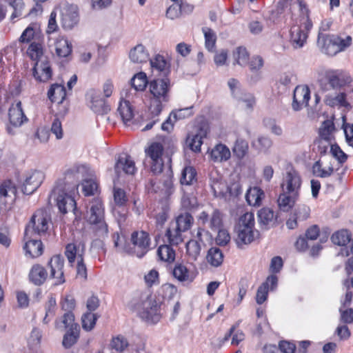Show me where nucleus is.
<instances>
[{
    "label": "nucleus",
    "mask_w": 353,
    "mask_h": 353,
    "mask_svg": "<svg viewBox=\"0 0 353 353\" xmlns=\"http://www.w3.org/2000/svg\"><path fill=\"white\" fill-rule=\"evenodd\" d=\"M71 178V174L67 173L63 181H59L53 189L51 196L57 201V205L59 211L63 214L69 212L75 214L76 201L72 196L78 184L76 182L70 183L69 179Z\"/></svg>",
    "instance_id": "f257e3e1"
},
{
    "label": "nucleus",
    "mask_w": 353,
    "mask_h": 353,
    "mask_svg": "<svg viewBox=\"0 0 353 353\" xmlns=\"http://www.w3.org/2000/svg\"><path fill=\"white\" fill-rule=\"evenodd\" d=\"M148 89L150 94L149 110L154 118L170 100V81L168 78L151 80L148 82Z\"/></svg>",
    "instance_id": "f03ea898"
},
{
    "label": "nucleus",
    "mask_w": 353,
    "mask_h": 353,
    "mask_svg": "<svg viewBox=\"0 0 353 353\" xmlns=\"http://www.w3.org/2000/svg\"><path fill=\"white\" fill-rule=\"evenodd\" d=\"M88 221L97 236L104 239L108 236V226L104 220V209L100 201H93L87 212Z\"/></svg>",
    "instance_id": "7ed1b4c3"
},
{
    "label": "nucleus",
    "mask_w": 353,
    "mask_h": 353,
    "mask_svg": "<svg viewBox=\"0 0 353 353\" xmlns=\"http://www.w3.org/2000/svg\"><path fill=\"white\" fill-rule=\"evenodd\" d=\"M52 224L51 217L46 210L39 209L32 216L30 222L26 227L25 236H42L47 233Z\"/></svg>",
    "instance_id": "20e7f679"
},
{
    "label": "nucleus",
    "mask_w": 353,
    "mask_h": 353,
    "mask_svg": "<svg viewBox=\"0 0 353 353\" xmlns=\"http://www.w3.org/2000/svg\"><path fill=\"white\" fill-rule=\"evenodd\" d=\"M351 81L350 76L341 70H327L319 80L321 89L325 92L340 89Z\"/></svg>",
    "instance_id": "39448f33"
},
{
    "label": "nucleus",
    "mask_w": 353,
    "mask_h": 353,
    "mask_svg": "<svg viewBox=\"0 0 353 353\" xmlns=\"http://www.w3.org/2000/svg\"><path fill=\"white\" fill-rule=\"evenodd\" d=\"M254 225V217L252 213L246 212L240 217L235 228L237 234L236 241L239 245L250 243L258 235V232L253 230Z\"/></svg>",
    "instance_id": "423d86ee"
},
{
    "label": "nucleus",
    "mask_w": 353,
    "mask_h": 353,
    "mask_svg": "<svg viewBox=\"0 0 353 353\" xmlns=\"http://www.w3.org/2000/svg\"><path fill=\"white\" fill-rule=\"evenodd\" d=\"M137 310L141 318L148 323H156L161 316L159 304L152 296L148 294L142 295L141 302L137 305Z\"/></svg>",
    "instance_id": "0eeeda50"
},
{
    "label": "nucleus",
    "mask_w": 353,
    "mask_h": 353,
    "mask_svg": "<svg viewBox=\"0 0 353 353\" xmlns=\"http://www.w3.org/2000/svg\"><path fill=\"white\" fill-rule=\"evenodd\" d=\"M302 179L299 172L292 167L286 168L281 183V191L294 194H300Z\"/></svg>",
    "instance_id": "6e6552de"
},
{
    "label": "nucleus",
    "mask_w": 353,
    "mask_h": 353,
    "mask_svg": "<svg viewBox=\"0 0 353 353\" xmlns=\"http://www.w3.org/2000/svg\"><path fill=\"white\" fill-rule=\"evenodd\" d=\"M61 17V23L63 29L71 30L79 22L77 6L72 4L64 3L56 8Z\"/></svg>",
    "instance_id": "1a4fd4ad"
},
{
    "label": "nucleus",
    "mask_w": 353,
    "mask_h": 353,
    "mask_svg": "<svg viewBox=\"0 0 353 353\" xmlns=\"http://www.w3.org/2000/svg\"><path fill=\"white\" fill-rule=\"evenodd\" d=\"M163 147L162 144L157 142L152 143L145 150L146 156L150 159L151 170L154 174H159L163 171Z\"/></svg>",
    "instance_id": "9d476101"
},
{
    "label": "nucleus",
    "mask_w": 353,
    "mask_h": 353,
    "mask_svg": "<svg viewBox=\"0 0 353 353\" xmlns=\"http://www.w3.org/2000/svg\"><path fill=\"white\" fill-rule=\"evenodd\" d=\"M132 253L139 258L143 257L150 249V239L144 231H135L131 234Z\"/></svg>",
    "instance_id": "9b49d317"
},
{
    "label": "nucleus",
    "mask_w": 353,
    "mask_h": 353,
    "mask_svg": "<svg viewBox=\"0 0 353 353\" xmlns=\"http://www.w3.org/2000/svg\"><path fill=\"white\" fill-rule=\"evenodd\" d=\"M114 170L119 179L123 174H134L136 172L135 163L132 157L126 153L120 154L116 159Z\"/></svg>",
    "instance_id": "f8f14e48"
},
{
    "label": "nucleus",
    "mask_w": 353,
    "mask_h": 353,
    "mask_svg": "<svg viewBox=\"0 0 353 353\" xmlns=\"http://www.w3.org/2000/svg\"><path fill=\"white\" fill-rule=\"evenodd\" d=\"M44 174L41 171H32L27 174L21 189L24 194H31L36 191L42 183Z\"/></svg>",
    "instance_id": "ddd939ff"
},
{
    "label": "nucleus",
    "mask_w": 353,
    "mask_h": 353,
    "mask_svg": "<svg viewBox=\"0 0 353 353\" xmlns=\"http://www.w3.org/2000/svg\"><path fill=\"white\" fill-rule=\"evenodd\" d=\"M296 10H298L300 12H303V10H305V13L307 14V8L303 1L280 0L276 6V17H278L281 14L288 11L292 14V17L294 15L293 12Z\"/></svg>",
    "instance_id": "4468645a"
},
{
    "label": "nucleus",
    "mask_w": 353,
    "mask_h": 353,
    "mask_svg": "<svg viewBox=\"0 0 353 353\" xmlns=\"http://www.w3.org/2000/svg\"><path fill=\"white\" fill-rule=\"evenodd\" d=\"M63 265L64 259L61 255L52 256L48 263L50 269V277L54 279V285H60L65 282Z\"/></svg>",
    "instance_id": "2eb2a0df"
},
{
    "label": "nucleus",
    "mask_w": 353,
    "mask_h": 353,
    "mask_svg": "<svg viewBox=\"0 0 353 353\" xmlns=\"http://www.w3.org/2000/svg\"><path fill=\"white\" fill-rule=\"evenodd\" d=\"M310 98V91L306 85H298L294 90L292 109L300 110L303 106H307Z\"/></svg>",
    "instance_id": "dca6fc26"
},
{
    "label": "nucleus",
    "mask_w": 353,
    "mask_h": 353,
    "mask_svg": "<svg viewBox=\"0 0 353 353\" xmlns=\"http://www.w3.org/2000/svg\"><path fill=\"white\" fill-rule=\"evenodd\" d=\"M87 97L91 103L90 108L94 112L103 114L110 110V106L107 104L105 100L101 97L98 91L90 90L87 93Z\"/></svg>",
    "instance_id": "f3484780"
},
{
    "label": "nucleus",
    "mask_w": 353,
    "mask_h": 353,
    "mask_svg": "<svg viewBox=\"0 0 353 353\" xmlns=\"http://www.w3.org/2000/svg\"><path fill=\"white\" fill-rule=\"evenodd\" d=\"M317 43L321 52L327 55L334 56L339 52L334 34H323L319 32Z\"/></svg>",
    "instance_id": "a211bd4d"
},
{
    "label": "nucleus",
    "mask_w": 353,
    "mask_h": 353,
    "mask_svg": "<svg viewBox=\"0 0 353 353\" xmlns=\"http://www.w3.org/2000/svg\"><path fill=\"white\" fill-rule=\"evenodd\" d=\"M34 78L41 82L48 81L52 77V70L47 58L37 61L33 68Z\"/></svg>",
    "instance_id": "6ab92c4d"
},
{
    "label": "nucleus",
    "mask_w": 353,
    "mask_h": 353,
    "mask_svg": "<svg viewBox=\"0 0 353 353\" xmlns=\"http://www.w3.org/2000/svg\"><path fill=\"white\" fill-rule=\"evenodd\" d=\"M0 196L3 199L4 203L12 205L17 197V188L10 180H6L0 185Z\"/></svg>",
    "instance_id": "aec40b11"
},
{
    "label": "nucleus",
    "mask_w": 353,
    "mask_h": 353,
    "mask_svg": "<svg viewBox=\"0 0 353 353\" xmlns=\"http://www.w3.org/2000/svg\"><path fill=\"white\" fill-rule=\"evenodd\" d=\"M8 115L10 123L15 127H19L28 121L20 101H17L15 103L11 105L9 109Z\"/></svg>",
    "instance_id": "412c9836"
},
{
    "label": "nucleus",
    "mask_w": 353,
    "mask_h": 353,
    "mask_svg": "<svg viewBox=\"0 0 353 353\" xmlns=\"http://www.w3.org/2000/svg\"><path fill=\"white\" fill-rule=\"evenodd\" d=\"M24 240L26 241L24 250L27 255L28 254L30 257L34 258L38 257L42 254L43 245L41 240L34 236H30L29 238H26L24 236Z\"/></svg>",
    "instance_id": "4be33fe9"
},
{
    "label": "nucleus",
    "mask_w": 353,
    "mask_h": 353,
    "mask_svg": "<svg viewBox=\"0 0 353 353\" xmlns=\"http://www.w3.org/2000/svg\"><path fill=\"white\" fill-rule=\"evenodd\" d=\"M129 58L134 63H143L150 60V53L142 43H139L129 52Z\"/></svg>",
    "instance_id": "5701e85b"
},
{
    "label": "nucleus",
    "mask_w": 353,
    "mask_h": 353,
    "mask_svg": "<svg viewBox=\"0 0 353 353\" xmlns=\"http://www.w3.org/2000/svg\"><path fill=\"white\" fill-rule=\"evenodd\" d=\"M258 222L261 229L268 230L274 226L276 217L274 211L268 208L261 209L257 214Z\"/></svg>",
    "instance_id": "b1692460"
},
{
    "label": "nucleus",
    "mask_w": 353,
    "mask_h": 353,
    "mask_svg": "<svg viewBox=\"0 0 353 353\" xmlns=\"http://www.w3.org/2000/svg\"><path fill=\"white\" fill-rule=\"evenodd\" d=\"M85 250V245L83 242L77 243H69L66 245L65 254L70 263H73L75 258L78 261L83 259Z\"/></svg>",
    "instance_id": "393cba45"
},
{
    "label": "nucleus",
    "mask_w": 353,
    "mask_h": 353,
    "mask_svg": "<svg viewBox=\"0 0 353 353\" xmlns=\"http://www.w3.org/2000/svg\"><path fill=\"white\" fill-rule=\"evenodd\" d=\"M299 195L281 191L277 199L278 206L283 212H289L295 205Z\"/></svg>",
    "instance_id": "a878e982"
},
{
    "label": "nucleus",
    "mask_w": 353,
    "mask_h": 353,
    "mask_svg": "<svg viewBox=\"0 0 353 353\" xmlns=\"http://www.w3.org/2000/svg\"><path fill=\"white\" fill-rule=\"evenodd\" d=\"M48 272L44 267L39 264L34 265L29 273V279L36 285H41L48 278Z\"/></svg>",
    "instance_id": "bb28decb"
},
{
    "label": "nucleus",
    "mask_w": 353,
    "mask_h": 353,
    "mask_svg": "<svg viewBox=\"0 0 353 353\" xmlns=\"http://www.w3.org/2000/svg\"><path fill=\"white\" fill-rule=\"evenodd\" d=\"M231 156L230 149L224 144H217L211 150L210 158L214 162L228 161Z\"/></svg>",
    "instance_id": "cd10ccee"
},
{
    "label": "nucleus",
    "mask_w": 353,
    "mask_h": 353,
    "mask_svg": "<svg viewBox=\"0 0 353 353\" xmlns=\"http://www.w3.org/2000/svg\"><path fill=\"white\" fill-rule=\"evenodd\" d=\"M307 38V32L301 27L294 26L290 30V41L294 48H302Z\"/></svg>",
    "instance_id": "c85d7f7f"
},
{
    "label": "nucleus",
    "mask_w": 353,
    "mask_h": 353,
    "mask_svg": "<svg viewBox=\"0 0 353 353\" xmlns=\"http://www.w3.org/2000/svg\"><path fill=\"white\" fill-rule=\"evenodd\" d=\"M324 102L326 105L330 107H344L347 109L351 108L350 103L346 99V94L344 92H341L336 95L327 94L325 96Z\"/></svg>",
    "instance_id": "c756f323"
},
{
    "label": "nucleus",
    "mask_w": 353,
    "mask_h": 353,
    "mask_svg": "<svg viewBox=\"0 0 353 353\" xmlns=\"http://www.w3.org/2000/svg\"><path fill=\"white\" fill-rule=\"evenodd\" d=\"M172 275L174 279L181 283H190L194 279L187 267L180 263L175 264L172 270Z\"/></svg>",
    "instance_id": "7c9ffc66"
},
{
    "label": "nucleus",
    "mask_w": 353,
    "mask_h": 353,
    "mask_svg": "<svg viewBox=\"0 0 353 353\" xmlns=\"http://www.w3.org/2000/svg\"><path fill=\"white\" fill-rule=\"evenodd\" d=\"M56 328L59 330H71L79 328L77 323L74 322V316L71 312H66L63 314L60 321H56Z\"/></svg>",
    "instance_id": "2f4dec72"
},
{
    "label": "nucleus",
    "mask_w": 353,
    "mask_h": 353,
    "mask_svg": "<svg viewBox=\"0 0 353 353\" xmlns=\"http://www.w3.org/2000/svg\"><path fill=\"white\" fill-rule=\"evenodd\" d=\"M66 96V91L63 85L58 83L52 84L48 92L49 99L54 103H61Z\"/></svg>",
    "instance_id": "473e14b6"
},
{
    "label": "nucleus",
    "mask_w": 353,
    "mask_h": 353,
    "mask_svg": "<svg viewBox=\"0 0 353 353\" xmlns=\"http://www.w3.org/2000/svg\"><path fill=\"white\" fill-rule=\"evenodd\" d=\"M336 130L334 123L330 120L325 121L319 128V139L328 141L333 143L334 141V132Z\"/></svg>",
    "instance_id": "72a5a7b5"
},
{
    "label": "nucleus",
    "mask_w": 353,
    "mask_h": 353,
    "mask_svg": "<svg viewBox=\"0 0 353 353\" xmlns=\"http://www.w3.org/2000/svg\"><path fill=\"white\" fill-rule=\"evenodd\" d=\"M117 112L125 125L130 122L134 117V110L128 100H121L120 101Z\"/></svg>",
    "instance_id": "f704fd0d"
},
{
    "label": "nucleus",
    "mask_w": 353,
    "mask_h": 353,
    "mask_svg": "<svg viewBox=\"0 0 353 353\" xmlns=\"http://www.w3.org/2000/svg\"><path fill=\"white\" fill-rule=\"evenodd\" d=\"M272 145V140L268 136H259L252 142V148L263 154H268Z\"/></svg>",
    "instance_id": "c9c22d12"
},
{
    "label": "nucleus",
    "mask_w": 353,
    "mask_h": 353,
    "mask_svg": "<svg viewBox=\"0 0 353 353\" xmlns=\"http://www.w3.org/2000/svg\"><path fill=\"white\" fill-rule=\"evenodd\" d=\"M263 197L264 192L259 187L250 188L245 194L248 203L252 206H259Z\"/></svg>",
    "instance_id": "e433bc0d"
},
{
    "label": "nucleus",
    "mask_w": 353,
    "mask_h": 353,
    "mask_svg": "<svg viewBox=\"0 0 353 353\" xmlns=\"http://www.w3.org/2000/svg\"><path fill=\"white\" fill-rule=\"evenodd\" d=\"M207 135V131L201 129V130L192 137L188 136L186 140L187 143L192 151L199 152L203 143V138Z\"/></svg>",
    "instance_id": "4c0bfd02"
},
{
    "label": "nucleus",
    "mask_w": 353,
    "mask_h": 353,
    "mask_svg": "<svg viewBox=\"0 0 353 353\" xmlns=\"http://www.w3.org/2000/svg\"><path fill=\"white\" fill-rule=\"evenodd\" d=\"M56 54L59 57H66L72 52V45L65 38H59L55 42Z\"/></svg>",
    "instance_id": "58836bf2"
},
{
    "label": "nucleus",
    "mask_w": 353,
    "mask_h": 353,
    "mask_svg": "<svg viewBox=\"0 0 353 353\" xmlns=\"http://www.w3.org/2000/svg\"><path fill=\"white\" fill-rule=\"evenodd\" d=\"M234 64L245 66L248 64L250 54L245 48L240 46L236 48L232 53Z\"/></svg>",
    "instance_id": "ea45409f"
},
{
    "label": "nucleus",
    "mask_w": 353,
    "mask_h": 353,
    "mask_svg": "<svg viewBox=\"0 0 353 353\" xmlns=\"http://www.w3.org/2000/svg\"><path fill=\"white\" fill-rule=\"evenodd\" d=\"M208 262L214 267L220 266L223 261V254L218 248H211L206 256Z\"/></svg>",
    "instance_id": "a19ab883"
},
{
    "label": "nucleus",
    "mask_w": 353,
    "mask_h": 353,
    "mask_svg": "<svg viewBox=\"0 0 353 353\" xmlns=\"http://www.w3.org/2000/svg\"><path fill=\"white\" fill-rule=\"evenodd\" d=\"M130 83L132 88H134L135 91H143L147 85H148L145 73L140 72L134 74L131 79Z\"/></svg>",
    "instance_id": "79ce46f5"
},
{
    "label": "nucleus",
    "mask_w": 353,
    "mask_h": 353,
    "mask_svg": "<svg viewBox=\"0 0 353 353\" xmlns=\"http://www.w3.org/2000/svg\"><path fill=\"white\" fill-rule=\"evenodd\" d=\"M193 221L192 216L188 212H185L177 216L176 226L179 230L185 232L190 228Z\"/></svg>",
    "instance_id": "37998d69"
},
{
    "label": "nucleus",
    "mask_w": 353,
    "mask_h": 353,
    "mask_svg": "<svg viewBox=\"0 0 353 353\" xmlns=\"http://www.w3.org/2000/svg\"><path fill=\"white\" fill-rule=\"evenodd\" d=\"M157 254L161 261L171 263L175 259V252L172 247L163 245L159 247Z\"/></svg>",
    "instance_id": "c03bdc74"
},
{
    "label": "nucleus",
    "mask_w": 353,
    "mask_h": 353,
    "mask_svg": "<svg viewBox=\"0 0 353 353\" xmlns=\"http://www.w3.org/2000/svg\"><path fill=\"white\" fill-rule=\"evenodd\" d=\"M331 239L334 244L343 246L351 241V235L348 230H342L332 234Z\"/></svg>",
    "instance_id": "a18cd8bd"
},
{
    "label": "nucleus",
    "mask_w": 353,
    "mask_h": 353,
    "mask_svg": "<svg viewBox=\"0 0 353 353\" xmlns=\"http://www.w3.org/2000/svg\"><path fill=\"white\" fill-rule=\"evenodd\" d=\"M196 172L193 167L184 168L181 173V183L182 185H191L196 181Z\"/></svg>",
    "instance_id": "49530a36"
},
{
    "label": "nucleus",
    "mask_w": 353,
    "mask_h": 353,
    "mask_svg": "<svg viewBox=\"0 0 353 353\" xmlns=\"http://www.w3.org/2000/svg\"><path fill=\"white\" fill-rule=\"evenodd\" d=\"M28 54L31 59L37 61H39L43 58H47L43 54L42 46L38 43H32L28 48Z\"/></svg>",
    "instance_id": "de8ad7c7"
},
{
    "label": "nucleus",
    "mask_w": 353,
    "mask_h": 353,
    "mask_svg": "<svg viewBox=\"0 0 353 353\" xmlns=\"http://www.w3.org/2000/svg\"><path fill=\"white\" fill-rule=\"evenodd\" d=\"M201 250V244L197 240H190L186 243L188 255L193 260H196Z\"/></svg>",
    "instance_id": "09e8293b"
},
{
    "label": "nucleus",
    "mask_w": 353,
    "mask_h": 353,
    "mask_svg": "<svg viewBox=\"0 0 353 353\" xmlns=\"http://www.w3.org/2000/svg\"><path fill=\"white\" fill-rule=\"evenodd\" d=\"M333 143L331 142H329L328 141L323 140L321 139L317 138L313 143V148L312 150L319 154L321 156L325 154L328 150L331 149V145H332Z\"/></svg>",
    "instance_id": "8fccbe9b"
},
{
    "label": "nucleus",
    "mask_w": 353,
    "mask_h": 353,
    "mask_svg": "<svg viewBox=\"0 0 353 353\" xmlns=\"http://www.w3.org/2000/svg\"><path fill=\"white\" fill-rule=\"evenodd\" d=\"M334 172L332 166H328L327 169L323 168L320 161H316L312 166L313 174L321 178H325L331 176Z\"/></svg>",
    "instance_id": "3c124183"
},
{
    "label": "nucleus",
    "mask_w": 353,
    "mask_h": 353,
    "mask_svg": "<svg viewBox=\"0 0 353 353\" xmlns=\"http://www.w3.org/2000/svg\"><path fill=\"white\" fill-rule=\"evenodd\" d=\"M199 205L197 199L192 194H184L181 198V207L188 210H193Z\"/></svg>",
    "instance_id": "603ef678"
},
{
    "label": "nucleus",
    "mask_w": 353,
    "mask_h": 353,
    "mask_svg": "<svg viewBox=\"0 0 353 353\" xmlns=\"http://www.w3.org/2000/svg\"><path fill=\"white\" fill-rule=\"evenodd\" d=\"M79 328L66 331L62 342L63 345L65 348H70L77 342L79 338Z\"/></svg>",
    "instance_id": "864d4df0"
},
{
    "label": "nucleus",
    "mask_w": 353,
    "mask_h": 353,
    "mask_svg": "<svg viewBox=\"0 0 353 353\" xmlns=\"http://www.w3.org/2000/svg\"><path fill=\"white\" fill-rule=\"evenodd\" d=\"M248 151V143L246 141L239 139L235 142L233 148L234 154L239 158H243Z\"/></svg>",
    "instance_id": "5fc2aeb1"
},
{
    "label": "nucleus",
    "mask_w": 353,
    "mask_h": 353,
    "mask_svg": "<svg viewBox=\"0 0 353 353\" xmlns=\"http://www.w3.org/2000/svg\"><path fill=\"white\" fill-rule=\"evenodd\" d=\"M97 316L92 312H87L82 316V327L86 331H90L95 325Z\"/></svg>",
    "instance_id": "6e6d98bb"
},
{
    "label": "nucleus",
    "mask_w": 353,
    "mask_h": 353,
    "mask_svg": "<svg viewBox=\"0 0 353 353\" xmlns=\"http://www.w3.org/2000/svg\"><path fill=\"white\" fill-rule=\"evenodd\" d=\"M176 226L174 229H168L166 232V236L168 239V241L172 245H178L182 242L183 239L181 232Z\"/></svg>",
    "instance_id": "4d7b16f0"
},
{
    "label": "nucleus",
    "mask_w": 353,
    "mask_h": 353,
    "mask_svg": "<svg viewBox=\"0 0 353 353\" xmlns=\"http://www.w3.org/2000/svg\"><path fill=\"white\" fill-rule=\"evenodd\" d=\"M203 32L205 36V47L208 50L211 51L215 46L216 34L212 29L206 27L203 28Z\"/></svg>",
    "instance_id": "13d9d810"
},
{
    "label": "nucleus",
    "mask_w": 353,
    "mask_h": 353,
    "mask_svg": "<svg viewBox=\"0 0 353 353\" xmlns=\"http://www.w3.org/2000/svg\"><path fill=\"white\" fill-rule=\"evenodd\" d=\"M210 228L216 231L222 225V215L218 210H214L210 214L209 221Z\"/></svg>",
    "instance_id": "bf43d9fd"
},
{
    "label": "nucleus",
    "mask_w": 353,
    "mask_h": 353,
    "mask_svg": "<svg viewBox=\"0 0 353 353\" xmlns=\"http://www.w3.org/2000/svg\"><path fill=\"white\" fill-rule=\"evenodd\" d=\"M334 37L339 52L344 51L352 44V39L350 36H346L345 38H343L341 36L334 35Z\"/></svg>",
    "instance_id": "052dcab7"
},
{
    "label": "nucleus",
    "mask_w": 353,
    "mask_h": 353,
    "mask_svg": "<svg viewBox=\"0 0 353 353\" xmlns=\"http://www.w3.org/2000/svg\"><path fill=\"white\" fill-rule=\"evenodd\" d=\"M97 188V183L93 179H87L82 183V190L85 196L93 195Z\"/></svg>",
    "instance_id": "680f3d73"
},
{
    "label": "nucleus",
    "mask_w": 353,
    "mask_h": 353,
    "mask_svg": "<svg viewBox=\"0 0 353 353\" xmlns=\"http://www.w3.org/2000/svg\"><path fill=\"white\" fill-rule=\"evenodd\" d=\"M111 346L117 351L122 352L128 346V342L123 336H118L112 339Z\"/></svg>",
    "instance_id": "e2e57ef3"
},
{
    "label": "nucleus",
    "mask_w": 353,
    "mask_h": 353,
    "mask_svg": "<svg viewBox=\"0 0 353 353\" xmlns=\"http://www.w3.org/2000/svg\"><path fill=\"white\" fill-rule=\"evenodd\" d=\"M330 153L340 163L345 162L347 159V155L337 144L333 143V145H331Z\"/></svg>",
    "instance_id": "0e129e2a"
},
{
    "label": "nucleus",
    "mask_w": 353,
    "mask_h": 353,
    "mask_svg": "<svg viewBox=\"0 0 353 353\" xmlns=\"http://www.w3.org/2000/svg\"><path fill=\"white\" fill-rule=\"evenodd\" d=\"M268 288L267 283H262L257 290L256 295V301L258 304L263 303L268 297Z\"/></svg>",
    "instance_id": "69168bd1"
},
{
    "label": "nucleus",
    "mask_w": 353,
    "mask_h": 353,
    "mask_svg": "<svg viewBox=\"0 0 353 353\" xmlns=\"http://www.w3.org/2000/svg\"><path fill=\"white\" fill-rule=\"evenodd\" d=\"M150 65L152 68H155L159 71H164L166 68V61L161 55H157L153 59H150Z\"/></svg>",
    "instance_id": "338daca9"
},
{
    "label": "nucleus",
    "mask_w": 353,
    "mask_h": 353,
    "mask_svg": "<svg viewBox=\"0 0 353 353\" xmlns=\"http://www.w3.org/2000/svg\"><path fill=\"white\" fill-rule=\"evenodd\" d=\"M343 128L347 143L353 148V124L343 123Z\"/></svg>",
    "instance_id": "774afa93"
}]
</instances>
